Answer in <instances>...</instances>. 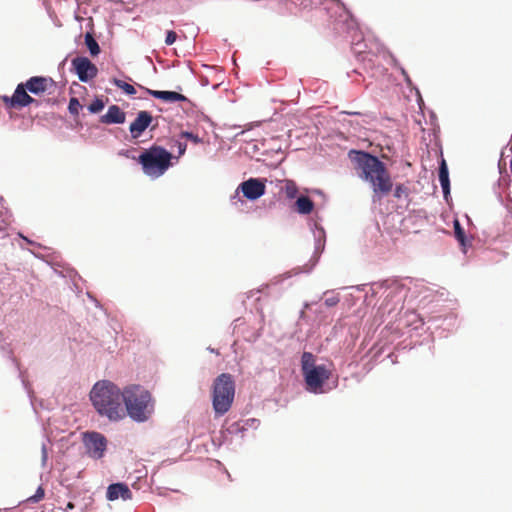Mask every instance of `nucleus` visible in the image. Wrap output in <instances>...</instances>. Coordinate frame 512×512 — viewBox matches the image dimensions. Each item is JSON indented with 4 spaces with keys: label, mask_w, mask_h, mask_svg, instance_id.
I'll return each mask as SVG.
<instances>
[{
    "label": "nucleus",
    "mask_w": 512,
    "mask_h": 512,
    "mask_svg": "<svg viewBox=\"0 0 512 512\" xmlns=\"http://www.w3.org/2000/svg\"><path fill=\"white\" fill-rule=\"evenodd\" d=\"M351 153L356 154L354 161L357 170L360 171L359 176L372 187L373 201H380L393 188L392 178L385 164L376 156L364 151H351Z\"/></svg>",
    "instance_id": "obj_1"
},
{
    "label": "nucleus",
    "mask_w": 512,
    "mask_h": 512,
    "mask_svg": "<svg viewBox=\"0 0 512 512\" xmlns=\"http://www.w3.org/2000/svg\"><path fill=\"white\" fill-rule=\"evenodd\" d=\"M90 399L99 415L111 421H118L125 416L123 392L110 381L97 382L90 392Z\"/></svg>",
    "instance_id": "obj_2"
},
{
    "label": "nucleus",
    "mask_w": 512,
    "mask_h": 512,
    "mask_svg": "<svg viewBox=\"0 0 512 512\" xmlns=\"http://www.w3.org/2000/svg\"><path fill=\"white\" fill-rule=\"evenodd\" d=\"M123 401L127 414L137 422L148 420L154 411L150 392L140 386L126 388L123 391Z\"/></svg>",
    "instance_id": "obj_3"
},
{
    "label": "nucleus",
    "mask_w": 512,
    "mask_h": 512,
    "mask_svg": "<svg viewBox=\"0 0 512 512\" xmlns=\"http://www.w3.org/2000/svg\"><path fill=\"white\" fill-rule=\"evenodd\" d=\"M235 389V381L229 373H221L214 379L211 386V400L216 417L223 416L230 410Z\"/></svg>",
    "instance_id": "obj_4"
},
{
    "label": "nucleus",
    "mask_w": 512,
    "mask_h": 512,
    "mask_svg": "<svg viewBox=\"0 0 512 512\" xmlns=\"http://www.w3.org/2000/svg\"><path fill=\"white\" fill-rule=\"evenodd\" d=\"M301 371L307 391L315 394L324 392L323 386L330 379L332 372L325 365H316L315 356L311 352L302 354Z\"/></svg>",
    "instance_id": "obj_5"
},
{
    "label": "nucleus",
    "mask_w": 512,
    "mask_h": 512,
    "mask_svg": "<svg viewBox=\"0 0 512 512\" xmlns=\"http://www.w3.org/2000/svg\"><path fill=\"white\" fill-rule=\"evenodd\" d=\"M172 157L165 148L154 145L140 154L138 162L147 176L158 178L169 169Z\"/></svg>",
    "instance_id": "obj_6"
},
{
    "label": "nucleus",
    "mask_w": 512,
    "mask_h": 512,
    "mask_svg": "<svg viewBox=\"0 0 512 512\" xmlns=\"http://www.w3.org/2000/svg\"><path fill=\"white\" fill-rule=\"evenodd\" d=\"M83 443L87 454L93 459H100L104 456L107 448L106 438L98 432H85Z\"/></svg>",
    "instance_id": "obj_7"
},
{
    "label": "nucleus",
    "mask_w": 512,
    "mask_h": 512,
    "mask_svg": "<svg viewBox=\"0 0 512 512\" xmlns=\"http://www.w3.org/2000/svg\"><path fill=\"white\" fill-rule=\"evenodd\" d=\"M3 102L9 108H23L32 103H36L38 105V101L27 93V88L23 83L17 85L14 94L11 97L4 96Z\"/></svg>",
    "instance_id": "obj_8"
},
{
    "label": "nucleus",
    "mask_w": 512,
    "mask_h": 512,
    "mask_svg": "<svg viewBox=\"0 0 512 512\" xmlns=\"http://www.w3.org/2000/svg\"><path fill=\"white\" fill-rule=\"evenodd\" d=\"M72 66L82 82H88L95 78L98 69L87 57H76L72 60Z\"/></svg>",
    "instance_id": "obj_9"
},
{
    "label": "nucleus",
    "mask_w": 512,
    "mask_h": 512,
    "mask_svg": "<svg viewBox=\"0 0 512 512\" xmlns=\"http://www.w3.org/2000/svg\"><path fill=\"white\" fill-rule=\"evenodd\" d=\"M242 192L243 196L250 200L256 199V178H250L249 180L240 184L235 191V194L231 198V202L237 208L243 205V200L240 198L239 193Z\"/></svg>",
    "instance_id": "obj_10"
},
{
    "label": "nucleus",
    "mask_w": 512,
    "mask_h": 512,
    "mask_svg": "<svg viewBox=\"0 0 512 512\" xmlns=\"http://www.w3.org/2000/svg\"><path fill=\"white\" fill-rule=\"evenodd\" d=\"M153 117L147 111H140L130 124L129 130L133 138H138L151 124Z\"/></svg>",
    "instance_id": "obj_11"
},
{
    "label": "nucleus",
    "mask_w": 512,
    "mask_h": 512,
    "mask_svg": "<svg viewBox=\"0 0 512 512\" xmlns=\"http://www.w3.org/2000/svg\"><path fill=\"white\" fill-rule=\"evenodd\" d=\"M53 83L52 79L34 76L29 78L24 84L27 90L33 94L39 95L48 90V87Z\"/></svg>",
    "instance_id": "obj_12"
},
{
    "label": "nucleus",
    "mask_w": 512,
    "mask_h": 512,
    "mask_svg": "<svg viewBox=\"0 0 512 512\" xmlns=\"http://www.w3.org/2000/svg\"><path fill=\"white\" fill-rule=\"evenodd\" d=\"M132 492L128 485L124 483H114L108 486L106 497L109 501H115L118 498L123 500H131Z\"/></svg>",
    "instance_id": "obj_13"
},
{
    "label": "nucleus",
    "mask_w": 512,
    "mask_h": 512,
    "mask_svg": "<svg viewBox=\"0 0 512 512\" xmlns=\"http://www.w3.org/2000/svg\"><path fill=\"white\" fill-rule=\"evenodd\" d=\"M125 113L117 105H111L100 121L105 124H122L125 122Z\"/></svg>",
    "instance_id": "obj_14"
},
{
    "label": "nucleus",
    "mask_w": 512,
    "mask_h": 512,
    "mask_svg": "<svg viewBox=\"0 0 512 512\" xmlns=\"http://www.w3.org/2000/svg\"><path fill=\"white\" fill-rule=\"evenodd\" d=\"M146 92L154 98L165 102H182L187 100L186 96L175 91H159L146 88Z\"/></svg>",
    "instance_id": "obj_15"
},
{
    "label": "nucleus",
    "mask_w": 512,
    "mask_h": 512,
    "mask_svg": "<svg viewBox=\"0 0 512 512\" xmlns=\"http://www.w3.org/2000/svg\"><path fill=\"white\" fill-rule=\"evenodd\" d=\"M314 209L313 201L307 196H299L294 203V210L302 215L310 214Z\"/></svg>",
    "instance_id": "obj_16"
},
{
    "label": "nucleus",
    "mask_w": 512,
    "mask_h": 512,
    "mask_svg": "<svg viewBox=\"0 0 512 512\" xmlns=\"http://www.w3.org/2000/svg\"><path fill=\"white\" fill-rule=\"evenodd\" d=\"M439 181H440L443 193L446 196L450 192V181H449L448 167H447V164L444 159L441 161V164L439 167Z\"/></svg>",
    "instance_id": "obj_17"
},
{
    "label": "nucleus",
    "mask_w": 512,
    "mask_h": 512,
    "mask_svg": "<svg viewBox=\"0 0 512 512\" xmlns=\"http://www.w3.org/2000/svg\"><path fill=\"white\" fill-rule=\"evenodd\" d=\"M281 191L284 192L285 196L288 199H294L297 197L298 187L294 181L285 180L283 185L281 186Z\"/></svg>",
    "instance_id": "obj_18"
},
{
    "label": "nucleus",
    "mask_w": 512,
    "mask_h": 512,
    "mask_svg": "<svg viewBox=\"0 0 512 512\" xmlns=\"http://www.w3.org/2000/svg\"><path fill=\"white\" fill-rule=\"evenodd\" d=\"M85 44L88 47L91 55L96 56L100 53V47L90 33H86L85 35Z\"/></svg>",
    "instance_id": "obj_19"
},
{
    "label": "nucleus",
    "mask_w": 512,
    "mask_h": 512,
    "mask_svg": "<svg viewBox=\"0 0 512 512\" xmlns=\"http://www.w3.org/2000/svg\"><path fill=\"white\" fill-rule=\"evenodd\" d=\"M113 83L128 95H134L136 93V89L134 88V86L129 83H126L116 78L113 79Z\"/></svg>",
    "instance_id": "obj_20"
},
{
    "label": "nucleus",
    "mask_w": 512,
    "mask_h": 512,
    "mask_svg": "<svg viewBox=\"0 0 512 512\" xmlns=\"http://www.w3.org/2000/svg\"><path fill=\"white\" fill-rule=\"evenodd\" d=\"M394 197L397 199H401L402 197H409V188L404 184H397L394 189Z\"/></svg>",
    "instance_id": "obj_21"
},
{
    "label": "nucleus",
    "mask_w": 512,
    "mask_h": 512,
    "mask_svg": "<svg viewBox=\"0 0 512 512\" xmlns=\"http://www.w3.org/2000/svg\"><path fill=\"white\" fill-rule=\"evenodd\" d=\"M105 106V103L102 99L96 98L89 106L88 110L90 113H98Z\"/></svg>",
    "instance_id": "obj_22"
},
{
    "label": "nucleus",
    "mask_w": 512,
    "mask_h": 512,
    "mask_svg": "<svg viewBox=\"0 0 512 512\" xmlns=\"http://www.w3.org/2000/svg\"><path fill=\"white\" fill-rule=\"evenodd\" d=\"M82 108L79 100L75 97H72L69 101L68 110L72 115H78L79 110Z\"/></svg>",
    "instance_id": "obj_23"
},
{
    "label": "nucleus",
    "mask_w": 512,
    "mask_h": 512,
    "mask_svg": "<svg viewBox=\"0 0 512 512\" xmlns=\"http://www.w3.org/2000/svg\"><path fill=\"white\" fill-rule=\"evenodd\" d=\"M45 496V491L42 486H39L36 490V493L29 498H27V502L30 503H38L40 502Z\"/></svg>",
    "instance_id": "obj_24"
},
{
    "label": "nucleus",
    "mask_w": 512,
    "mask_h": 512,
    "mask_svg": "<svg viewBox=\"0 0 512 512\" xmlns=\"http://www.w3.org/2000/svg\"><path fill=\"white\" fill-rule=\"evenodd\" d=\"M454 233L457 240L460 241L461 243H464L465 232L464 229L461 227L460 223L458 222V220L454 222Z\"/></svg>",
    "instance_id": "obj_25"
},
{
    "label": "nucleus",
    "mask_w": 512,
    "mask_h": 512,
    "mask_svg": "<svg viewBox=\"0 0 512 512\" xmlns=\"http://www.w3.org/2000/svg\"><path fill=\"white\" fill-rule=\"evenodd\" d=\"M176 39H177L176 32L173 30H169L166 33L165 44L170 46L175 43Z\"/></svg>",
    "instance_id": "obj_26"
},
{
    "label": "nucleus",
    "mask_w": 512,
    "mask_h": 512,
    "mask_svg": "<svg viewBox=\"0 0 512 512\" xmlns=\"http://www.w3.org/2000/svg\"><path fill=\"white\" fill-rule=\"evenodd\" d=\"M182 136L195 142V143H199L200 142V139L197 135H194L193 133L191 132H183L182 133Z\"/></svg>",
    "instance_id": "obj_27"
},
{
    "label": "nucleus",
    "mask_w": 512,
    "mask_h": 512,
    "mask_svg": "<svg viewBox=\"0 0 512 512\" xmlns=\"http://www.w3.org/2000/svg\"><path fill=\"white\" fill-rule=\"evenodd\" d=\"M265 193V181L258 179V198Z\"/></svg>",
    "instance_id": "obj_28"
},
{
    "label": "nucleus",
    "mask_w": 512,
    "mask_h": 512,
    "mask_svg": "<svg viewBox=\"0 0 512 512\" xmlns=\"http://www.w3.org/2000/svg\"><path fill=\"white\" fill-rule=\"evenodd\" d=\"M177 148H178V153L181 156L185 153L187 145L182 142H177Z\"/></svg>",
    "instance_id": "obj_29"
},
{
    "label": "nucleus",
    "mask_w": 512,
    "mask_h": 512,
    "mask_svg": "<svg viewBox=\"0 0 512 512\" xmlns=\"http://www.w3.org/2000/svg\"><path fill=\"white\" fill-rule=\"evenodd\" d=\"M337 302H338V299H337V298H335V297H333V298H327V299L325 300V303H326V305H327V306H333V305H335Z\"/></svg>",
    "instance_id": "obj_30"
},
{
    "label": "nucleus",
    "mask_w": 512,
    "mask_h": 512,
    "mask_svg": "<svg viewBox=\"0 0 512 512\" xmlns=\"http://www.w3.org/2000/svg\"><path fill=\"white\" fill-rule=\"evenodd\" d=\"M401 72H402V75L405 77V81L407 83H410V78H409L407 72L403 68L401 69Z\"/></svg>",
    "instance_id": "obj_31"
},
{
    "label": "nucleus",
    "mask_w": 512,
    "mask_h": 512,
    "mask_svg": "<svg viewBox=\"0 0 512 512\" xmlns=\"http://www.w3.org/2000/svg\"><path fill=\"white\" fill-rule=\"evenodd\" d=\"M74 507L75 506H74V504L72 502H68V504L66 506L67 509H73Z\"/></svg>",
    "instance_id": "obj_32"
},
{
    "label": "nucleus",
    "mask_w": 512,
    "mask_h": 512,
    "mask_svg": "<svg viewBox=\"0 0 512 512\" xmlns=\"http://www.w3.org/2000/svg\"><path fill=\"white\" fill-rule=\"evenodd\" d=\"M273 290H274V294H275L276 296H278V295H279V291H278L275 287H274V289H273Z\"/></svg>",
    "instance_id": "obj_33"
},
{
    "label": "nucleus",
    "mask_w": 512,
    "mask_h": 512,
    "mask_svg": "<svg viewBox=\"0 0 512 512\" xmlns=\"http://www.w3.org/2000/svg\"><path fill=\"white\" fill-rule=\"evenodd\" d=\"M263 292H264V287L258 288V293H263Z\"/></svg>",
    "instance_id": "obj_34"
}]
</instances>
